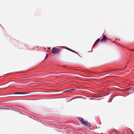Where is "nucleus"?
I'll return each instance as SVG.
<instances>
[{
	"mask_svg": "<svg viewBox=\"0 0 134 134\" xmlns=\"http://www.w3.org/2000/svg\"><path fill=\"white\" fill-rule=\"evenodd\" d=\"M100 40V38H98L95 42V43L93 45V47L96 44H97V43L99 42Z\"/></svg>",
	"mask_w": 134,
	"mask_h": 134,
	"instance_id": "6",
	"label": "nucleus"
},
{
	"mask_svg": "<svg viewBox=\"0 0 134 134\" xmlns=\"http://www.w3.org/2000/svg\"><path fill=\"white\" fill-rule=\"evenodd\" d=\"M71 52H74V53H76V52L75 51H73V50H71Z\"/></svg>",
	"mask_w": 134,
	"mask_h": 134,
	"instance_id": "9",
	"label": "nucleus"
},
{
	"mask_svg": "<svg viewBox=\"0 0 134 134\" xmlns=\"http://www.w3.org/2000/svg\"><path fill=\"white\" fill-rule=\"evenodd\" d=\"M75 90V89H70V90H66V91H64L63 92H68V91H70L73 90Z\"/></svg>",
	"mask_w": 134,
	"mask_h": 134,
	"instance_id": "7",
	"label": "nucleus"
},
{
	"mask_svg": "<svg viewBox=\"0 0 134 134\" xmlns=\"http://www.w3.org/2000/svg\"><path fill=\"white\" fill-rule=\"evenodd\" d=\"M108 39V38L106 37L105 35H104L103 36V38L100 40V41L101 42L103 41L105 42V41L107 40Z\"/></svg>",
	"mask_w": 134,
	"mask_h": 134,
	"instance_id": "4",
	"label": "nucleus"
},
{
	"mask_svg": "<svg viewBox=\"0 0 134 134\" xmlns=\"http://www.w3.org/2000/svg\"><path fill=\"white\" fill-rule=\"evenodd\" d=\"M78 119L79 121H81L83 124L84 122V121L83 120V119L82 118L79 117L78 118Z\"/></svg>",
	"mask_w": 134,
	"mask_h": 134,
	"instance_id": "5",
	"label": "nucleus"
},
{
	"mask_svg": "<svg viewBox=\"0 0 134 134\" xmlns=\"http://www.w3.org/2000/svg\"><path fill=\"white\" fill-rule=\"evenodd\" d=\"M66 49H67L68 50L70 51H71V49H70V48H66Z\"/></svg>",
	"mask_w": 134,
	"mask_h": 134,
	"instance_id": "8",
	"label": "nucleus"
},
{
	"mask_svg": "<svg viewBox=\"0 0 134 134\" xmlns=\"http://www.w3.org/2000/svg\"><path fill=\"white\" fill-rule=\"evenodd\" d=\"M59 51V50L55 48H53L52 49V53L54 54H58Z\"/></svg>",
	"mask_w": 134,
	"mask_h": 134,
	"instance_id": "1",
	"label": "nucleus"
},
{
	"mask_svg": "<svg viewBox=\"0 0 134 134\" xmlns=\"http://www.w3.org/2000/svg\"><path fill=\"white\" fill-rule=\"evenodd\" d=\"M42 93H43V92L45 93V92H45V91H42Z\"/></svg>",
	"mask_w": 134,
	"mask_h": 134,
	"instance_id": "11",
	"label": "nucleus"
},
{
	"mask_svg": "<svg viewBox=\"0 0 134 134\" xmlns=\"http://www.w3.org/2000/svg\"><path fill=\"white\" fill-rule=\"evenodd\" d=\"M83 124H84V125L85 126H88L89 127H91V126L90 123L86 121H84Z\"/></svg>",
	"mask_w": 134,
	"mask_h": 134,
	"instance_id": "3",
	"label": "nucleus"
},
{
	"mask_svg": "<svg viewBox=\"0 0 134 134\" xmlns=\"http://www.w3.org/2000/svg\"><path fill=\"white\" fill-rule=\"evenodd\" d=\"M48 49L49 50L51 49V47H48Z\"/></svg>",
	"mask_w": 134,
	"mask_h": 134,
	"instance_id": "10",
	"label": "nucleus"
},
{
	"mask_svg": "<svg viewBox=\"0 0 134 134\" xmlns=\"http://www.w3.org/2000/svg\"><path fill=\"white\" fill-rule=\"evenodd\" d=\"M29 93H23V92H17L15 93V94H19V95H18V96L20 97L22 96L23 95H24L25 96H27V95Z\"/></svg>",
	"mask_w": 134,
	"mask_h": 134,
	"instance_id": "2",
	"label": "nucleus"
},
{
	"mask_svg": "<svg viewBox=\"0 0 134 134\" xmlns=\"http://www.w3.org/2000/svg\"><path fill=\"white\" fill-rule=\"evenodd\" d=\"M131 50H132V51H134V49Z\"/></svg>",
	"mask_w": 134,
	"mask_h": 134,
	"instance_id": "12",
	"label": "nucleus"
}]
</instances>
